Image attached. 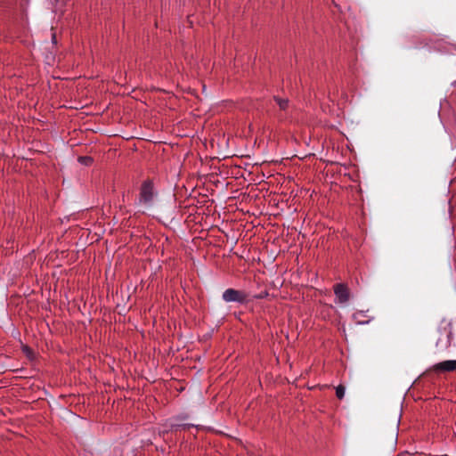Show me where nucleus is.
Listing matches in <instances>:
<instances>
[{"mask_svg":"<svg viewBox=\"0 0 456 456\" xmlns=\"http://www.w3.org/2000/svg\"><path fill=\"white\" fill-rule=\"evenodd\" d=\"M158 191L155 190L152 181H144L141 187L135 205L140 210L145 212L151 208L156 201Z\"/></svg>","mask_w":456,"mask_h":456,"instance_id":"f257e3e1","label":"nucleus"},{"mask_svg":"<svg viewBox=\"0 0 456 456\" xmlns=\"http://www.w3.org/2000/svg\"><path fill=\"white\" fill-rule=\"evenodd\" d=\"M222 298L226 303L236 302L244 304L247 300V295L243 291L235 289H227L223 292Z\"/></svg>","mask_w":456,"mask_h":456,"instance_id":"f03ea898","label":"nucleus"},{"mask_svg":"<svg viewBox=\"0 0 456 456\" xmlns=\"http://www.w3.org/2000/svg\"><path fill=\"white\" fill-rule=\"evenodd\" d=\"M334 293L337 302L340 305H345L350 298L348 288L344 283H338L334 287Z\"/></svg>","mask_w":456,"mask_h":456,"instance_id":"7ed1b4c3","label":"nucleus"},{"mask_svg":"<svg viewBox=\"0 0 456 456\" xmlns=\"http://www.w3.org/2000/svg\"><path fill=\"white\" fill-rule=\"evenodd\" d=\"M433 370L436 372H451L456 370V360H446L436 363Z\"/></svg>","mask_w":456,"mask_h":456,"instance_id":"20e7f679","label":"nucleus"},{"mask_svg":"<svg viewBox=\"0 0 456 456\" xmlns=\"http://www.w3.org/2000/svg\"><path fill=\"white\" fill-rule=\"evenodd\" d=\"M353 319L357 324H367L370 320L367 319V315L363 311H358L353 314Z\"/></svg>","mask_w":456,"mask_h":456,"instance_id":"39448f33","label":"nucleus"},{"mask_svg":"<svg viewBox=\"0 0 456 456\" xmlns=\"http://www.w3.org/2000/svg\"><path fill=\"white\" fill-rule=\"evenodd\" d=\"M274 100H275L276 103L279 105L281 110H286L287 109V107L289 105L288 99H281V98H279V97H274Z\"/></svg>","mask_w":456,"mask_h":456,"instance_id":"423d86ee","label":"nucleus"},{"mask_svg":"<svg viewBox=\"0 0 456 456\" xmlns=\"http://www.w3.org/2000/svg\"><path fill=\"white\" fill-rule=\"evenodd\" d=\"M345 387L342 386V385H338L337 387H336V395L338 399H343L344 396H345Z\"/></svg>","mask_w":456,"mask_h":456,"instance_id":"0eeeda50","label":"nucleus"},{"mask_svg":"<svg viewBox=\"0 0 456 456\" xmlns=\"http://www.w3.org/2000/svg\"><path fill=\"white\" fill-rule=\"evenodd\" d=\"M78 161L82 165L89 166V165H91L93 163V159L91 157H88V156H84V157H79L78 158Z\"/></svg>","mask_w":456,"mask_h":456,"instance_id":"6e6552de","label":"nucleus"},{"mask_svg":"<svg viewBox=\"0 0 456 456\" xmlns=\"http://www.w3.org/2000/svg\"><path fill=\"white\" fill-rule=\"evenodd\" d=\"M173 428H176V429H185L189 427H193V425H190V424H175V425H172Z\"/></svg>","mask_w":456,"mask_h":456,"instance_id":"1a4fd4ad","label":"nucleus"},{"mask_svg":"<svg viewBox=\"0 0 456 456\" xmlns=\"http://www.w3.org/2000/svg\"><path fill=\"white\" fill-rule=\"evenodd\" d=\"M268 296V293L266 291L262 292L258 295L254 296V298H265Z\"/></svg>","mask_w":456,"mask_h":456,"instance_id":"9d476101","label":"nucleus"},{"mask_svg":"<svg viewBox=\"0 0 456 456\" xmlns=\"http://www.w3.org/2000/svg\"><path fill=\"white\" fill-rule=\"evenodd\" d=\"M446 338H447V341H446V344H445V347H448L450 343H451V339H452V333L449 332L447 335H446Z\"/></svg>","mask_w":456,"mask_h":456,"instance_id":"9b49d317","label":"nucleus"},{"mask_svg":"<svg viewBox=\"0 0 456 456\" xmlns=\"http://www.w3.org/2000/svg\"><path fill=\"white\" fill-rule=\"evenodd\" d=\"M440 342H441V339H438V341L436 342L437 346H439Z\"/></svg>","mask_w":456,"mask_h":456,"instance_id":"f8f14e48","label":"nucleus"}]
</instances>
